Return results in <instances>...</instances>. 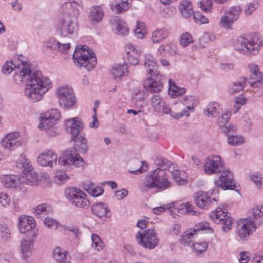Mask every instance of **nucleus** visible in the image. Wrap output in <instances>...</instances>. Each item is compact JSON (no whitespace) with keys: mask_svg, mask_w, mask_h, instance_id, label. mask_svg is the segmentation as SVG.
<instances>
[{"mask_svg":"<svg viewBox=\"0 0 263 263\" xmlns=\"http://www.w3.org/2000/svg\"><path fill=\"white\" fill-rule=\"evenodd\" d=\"M26 66L22 67L20 72L13 76V82L16 85L25 84V96L32 102L40 101L51 88L52 82L48 78L33 72L27 65Z\"/></svg>","mask_w":263,"mask_h":263,"instance_id":"obj_1","label":"nucleus"},{"mask_svg":"<svg viewBox=\"0 0 263 263\" xmlns=\"http://www.w3.org/2000/svg\"><path fill=\"white\" fill-rule=\"evenodd\" d=\"M193 42L191 34L189 32H185L182 34L180 37V44L183 47L188 46L190 43Z\"/></svg>","mask_w":263,"mask_h":263,"instance_id":"obj_54","label":"nucleus"},{"mask_svg":"<svg viewBox=\"0 0 263 263\" xmlns=\"http://www.w3.org/2000/svg\"><path fill=\"white\" fill-rule=\"evenodd\" d=\"M92 247L95 249L99 251L102 249L103 242L98 235L95 234H92L91 235Z\"/></svg>","mask_w":263,"mask_h":263,"instance_id":"obj_55","label":"nucleus"},{"mask_svg":"<svg viewBox=\"0 0 263 263\" xmlns=\"http://www.w3.org/2000/svg\"><path fill=\"white\" fill-rule=\"evenodd\" d=\"M65 195L68 201L76 207L86 209L89 206V201L85 194L76 187L66 189Z\"/></svg>","mask_w":263,"mask_h":263,"instance_id":"obj_5","label":"nucleus"},{"mask_svg":"<svg viewBox=\"0 0 263 263\" xmlns=\"http://www.w3.org/2000/svg\"><path fill=\"white\" fill-rule=\"evenodd\" d=\"M110 8L116 13H122L128 9V3L127 2L122 1L119 3L111 4Z\"/></svg>","mask_w":263,"mask_h":263,"instance_id":"obj_44","label":"nucleus"},{"mask_svg":"<svg viewBox=\"0 0 263 263\" xmlns=\"http://www.w3.org/2000/svg\"><path fill=\"white\" fill-rule=\"evenodd\" d=\"M125 50L126 53V59L128 62L133 65L139 64V58L141 51H139L137 48H135V47L131 44H127L125 47Z\"/></svg>","mask_w":263,"mask_h":263,"instance_id":"obj_26","label":"nucleus"},{"mask_svg":"<svg viewBox=\"0 0 263 263\" xmlns=\"http://www.w3.org/2000/svg\"><path fill=\"white\" fill-rule=\"evenodd\" d=\"M219 110L220 108L218 103L211 102L204 108V112L208 117H215L219 112Z\"/></svg>","mask_w":263,"mask_h":263,"instance_id":"obj_37","label":"nucleus"},{"mask_svg":"<svg viewBox=\"0 0 263 263\" xmlns=\"http://www.w3.org/2000/svg\"><path fill=\"white\" fill-rule=\"evenodd\" d=\"M33 241L32 240H26L24 239L22 240L21 251L24 257H28L31 255L33 249Z\"/></svg>","mask_w":263,"mask_h":263,"instance_id":"obj_36","label":"nucleus"},{"mask_svg":"<svg viewBox=\"0 0 263 263\" xmlns=\"http://www.w3.org/2000/svg\"><path fill=\"white\" fill-rule=\"evenodd\" d=\"M248 67L251 73L248 83L251 87H260L262 84L263 74L260 71L258 66L256 64H251L249 65Z\"/></svg>","mask_w":263,"mask_h":263,"instance_id":"obj_21","label":"nucleus"},{"mask_svg":"<svg viewBox=\"0 0 263 263\" xmlns=\"http://www.w3.org/2000/svg\"><path fill=\"white\" fill-rule=\"evenodd\" d=\"M41 180L39 179V175L35 173V171H31L30 172H26L23 173V175L19 178V181L21 184L20 186V190H22L23 193H26L27 189L24 188L25 184L29 185H35L37 184V182Z\"/></svg>","mask_w":263,"mask_h":263,"instance_id":"obj_20","label":"nucleus"},{"mask_svg":"<svg viewBox=\"0 0 263 263\" xmlns=\"http://www.w3.org/2000/svg\"><path fill=\"white\" fill-rule=\"evenodd\" d=\"M179 10L181 15L185 18L191 17L194 13L192 4L188 0H183L180 3Z\"/></svg>","mask_w":263,"mask_h":263,"instance_id":"obj_30","label":"nucleus"},{"mask_svg":"<svg viewBox=\"0 0 263 263\" xmlns=\"http://www.w3.org/2000/svg\"><path fill=\"white\" fill-rule=\"evenodd\" d=\"M262 45L261 35L257 32L245 34L238 36L234 42L235 50L246 55H256Z\"/></svg>","mask_w":263,"mask_h":263,"instance_id":"obj_2","label":"nucleus"},{"mask_svg":"<svg viewBox=\"0 0 263 263\" xmlns=\"http://www.w3.org/2000/svg\"><path fill=\"white\" fill-rule=\"evenodd\" d=\"M59 164L63 166L74 165L76 167H83L85 162L80 156L76 148H69L64 151L59 159Z\"/></svg>","mask_w":263,"mask_h":263,"instance_id":"obj_7","label":"nucleus"},{"mask_svg":"<svg viewBox=\"0 0 263 263\" xmlns=\"http://www.w3.org/2000/svg\"><path fill=\"white\" fill-rule=\"evenodd\" d=\"M176 53V47L173 43L169 42L161 45L157 50V53L163 56H173Z\"/></svg>","mask_w":263,"mask_h":263,"instance_id":"obj_33","label":"nucleus"},{"mask_svg":"<svg viewBox=\"0 0 263 263\" xmlns=\"http://www.w3.org/2000/svg\"><path fill=\"white\" fill-rule=\"evenodd\" d=\"M143 61L145 68L149 76L151 77H158L159 75L158 66L154 57L149 53H146L144 55Z\"/></svg>","mask_w":263,"mask_h":263,"instance_id":"obj_23","label":"nucleus"},{"mask_svg":"<svg viewBox=\"0 0 263 263\" xmlns=\"http://www.w3.org/2000/svg\"><path fill=\"white\" fill-rule=\"evenodd\" d=\"M231 112L228 110L222 112L221 115L217 119V123L222 128L225 125H227L228 122L230 118Z\"/></svg>","mask_w":263,"mask_h":263,"instance_id":"obj_43","label":"nucleus"},{"mask_svg":"<svg viewBox=\"0 0 263 263\" xmlns=\"http://www.w3.org/2000/svg\"><path fill=\"white\" fill-rule=\"evenodd\" d=\"M257 4L249 3L246 5L244 10V14L246 16L250 15L256 9Z\"/></svg>","mask_w":263,"mask_h":263,"instance_id":"obj_64","label":"nucleus"},{"mask_svg":"<svg viewBox=\"0 0 263 263\" xmlns=\"http://www.w3.org/2000/svg\"><path fill=\"white\" fill-rule=\"evenodd\" d=\"M56 94L61 107L64 109L72 108L77 103V99L72 88L62 86L58 88Z\"/></svg>","mask_w":263,"mask_h":263,"instance_id":"obj_6","label":"nucleus"},{"mask_svg":"<svg viewBox=\"0 0 263 263\" xmlns=\"http://www.w3.org/2000/svg\"><path fill=\"white\" fill-rule=\"evenodd\" d=\"M51 211V207L47 204L42 203L34 208V212L37 215H46Z\"/></svg>","mask_w":263,"mask_h":263,"instance_id":"obj_47","label":"nucleus"},{"mask_svg":"<svg viewBox=\"0 0 263 263\" xmlns=\"http://www.w3.org/2000/svg\"><path fill=\"white\" fill-rule=\"evenodd\" d=\"M245 139L243 137L239 136H229L228 143L232 145H239L244 143Z\"/></svg>","mask_w":263,"mask_h":263,"instance_id":"obj_52","label":"nucleus"},{"mask_svg":"<svg viewBox=\"0 0 263 263\" xmlns=\"http://www.w3.org/2000/svg\"><path fill=\"white\" fill-rule=\"evenodd\" d=\"M169 85L168 93L173 98L181 96L185 91V88L177 86L174 82L171 80H169Z\"/></svg>","mask_w":263,"mask_h":263,"instance_id":"obj_38","label":"nucleus"},{"mask_svg":"<svg viewBox=\"0 0 263 263\" xmlns=\"http://www.w3.org/2000/svg\"><path fill=\"white\" fill-rule=\"evenodd\" d=\"M74 63L80 67H84L90 71L97 64V59L94 52L86 46L76 48L73 54Z\"/></svg>","mask_w":263,"mask_h":263,"instance_id":"obj_3","label":"nucleus"},{"mask_svg":"<svg viewBox=\"0 0 263 263\" xmlns=\"http://www.w3.org/2000/svg\"><path fill=\"white\" fill-rule=\"evenodd\" d=\"M215 184L217 187H220L224 190H234L236 187L232 174L228 171L224 172L219 179L215 181Z\"/></svg>","mask_w":263,"mask_h":263,"instance_id":"obj_19","label":"nucleus"},{"mask_svg":"<svg viewBox=\"0 0 263 263\" xmlns=\"http://www.w3.org/2000/svg\"><path fill=\"white\" fill-rule=\"evenodd\" d=\"M180 101L185 106V108L179 112L175 111L176 109L173 110V111L171 113V116L175 119H179L183 116H189V110L194 109L196 100L195 97L193 96H185L180 98Z\"/></svg>","mask_w":263,"mask_h":263,"instance_id":"obj_13","label":"nucleus"},{"mask_svg":"<svg viewBox=\"0 0 263 263\" xmlns=\"http://www.w3.org/2000/svg\"><path fill=\"white\" fill-rule=\"evenodd\" d=\"M0 233L4 240H7L10 237V231L6 224L1 223L0 224Z\"/></svg>","mask_w":263,"mask_h":263,"instance_id":"obj_56","label":"nucleus"},{"mask_svg":"<svg viewBox=\"0 0 263 263\" xmlns=\"http://www.w3.org/2000/svg\"><path fill=\"white\" fill-rule=\"evenodd\" d=\"M263 216V206H256L252 210V216L250 219L252 220L257 219Z\"/></svg>","mask_w":263,"mask_h":263,"instance_id":"obj_59","label":"nucleus"},{"mask_svg":"<svg viewBox=\"0 0 263 263\" xmlns=\"http://www.w3.org/2000/svg\"><path fill=\"white\" fill-rule=\"evenodd\" d=\"M67 252L59 247H56L53 251V257L59 263L66 261Z\"/></svg>","mask_w":263,"mask_h":263,"instance_id":"obj_40","label":"nucleus"},{"mask_svg":"<svg viewBox=\"0 0 263 263\" xmlns=\"http://www.w3.org/2000/svg\"><path fill=\"white\" fill-rule=\"evenodd\" d=\"M2 182L7 187H14L16 186V179L15 177L6 175L2 178Z\"/></svg>","mask_w":263,"mask_h":263,"instance_id":"obj_49","label":"nucleus"},{"mask_svg":"<svg viewBox=\"0 0 263 263\" xmlns=\"http://www.w3.org/2000/svg\"><path fill=\"white\" fill-rule=\"evenodd\" d=\"M59 43L60 47L58 50H59L62 53H67L70 47V43L69 42V40L66 42L61 40Z\"/></svg>","mask_w":263,"mask_h":263,"instance_id":"obj_63","label":"nucleus"},{"mask_svg":"<svg viewBox=\"0 0 263 263\" xmlns=\"http://www.w3.org/2000/svg\"><path fill=\"white\" fill-rule=\"evenodd\" d=\"M172 174L174 180L178 185H183L186 183V180L180 177V172L179 171L174 170V171L172 172Z\"/></svg>","mask_w":263,"mask_h":263,"instance_id":"obj_61","label":"nucleus"},{"mask_svg":"<svg viewBox=\"0 0 263 263\" xmlns=\"http://www.w3.org/2000/svg\"><path fill=\"white\" fill-rule=\"evenodd\" d=\"M234 22V21L231 18V17H230V16L225 12L224 14L220 18L219 25L221 28L229 29L231 28V26Z\"/></svg>","mask_w":263,"mask_h":263,"instance_id":"obj_45","label":"nucleus"},{"mask_svg":"<svg viewBox=\"0 0 263 263\" xmlns=\"http://www.w3.org/2000/svg\"><path fill=\"white\" fill-rule=\"evenodd\" d=\"M225 12L235 22L238 20L241 13L242 9L239 6H234L230 8Z\"/></svg>","mask_w":263,"mask_h":263,"instance_id":"obj_41","label":"nucleus"},{"mask_svg":"<svg viewBox=\"0 0 263 263\" xmlns=\"http://www.w3.org/2000/svg\"><path fill=\"white\" fill-rule=\"evenodd\" d=\"M65 126L67 132L71 135L72 139L78 136L83 128V124L79 118H72L65 121Z\"/></svg>","mask_w":263,"mask_h":263,"instance_id":"obj_17","label":"nucleus"},{"mask_svg":"<svg viewBox=\"0 0 263 263\" xmlns=\"http://www.w3.org/2000/svg\"><path fill=\"white\" fill-rule=\"evenodd\" d=\"M68 176L63 172H59L54 177V181L58 184L65 183L68 179Z\"/></svg>","mask_w":263,"mask_h":263,"instance_id":"obj_57","label":"nucleus"},{"mask_svg":"<svg viewBox=\"0 0 263 263\" xmlns=\"http://www.w3.org/2000/svg\"><path fill=\"white\" fill-rule=\"evenodd\" d=\"M155 163L164 171L168 169L172 164L170 161L161 157H157L155 160Z\"/></svg>","mask_w":263,"mask_h":263,"instance_id":"obj_46","label":"nucleus"},{"mask_svg":"<svg viewBox=\"0 0 263 263\" xmlns=\"http://www.w3.org/2000/svg\"><path fill=\"white\" fill-rule=\"evenodd\" d=\"M256 226L254 220L249 218L240 219L236 226V233L242 240H246L255 231Z\"/></svg>","mask_w":263,"mask_h":263,"instance_id":"obj_10","label":"nucleus"},{"mask_svg":"<svg viewBox=\"0 0 263 263\" xmlns=\"http://www.w3.org/2000/svg\"><path fill=\"white\" fill-rule=\"evenodd\" d=\"M134 32L138 38H143L145 34L146 33L144 24L142 22H138L137 23L136 27L134 30Z\"/></svg>","mask_w":263,"mask_h":263,"instance_id":"obj_48","label":"nucleus"},{"mask_svg":"<svg viewBox=\"0 0 263 263\" xmlns=\"http://www.w3.org/2000/svg\"><path fill=\"white\" fill-rule=\"evenodd\" d=\"M194 197L196 205L201 209L208 208L213 203V201H216L215 198H213L211 200L208 194L203 191H198L195 193Z\"/></svg>","mask_w":263,"mask_h":263,"instance_id":"obj_25","label":"nucleus"},{"mask_svg":"<svg viewBox=\"0 0 263 263\" xmlns=\"http://www.w3.org/2000/svg\"><path fill=\"white\" fill-rule=\"evenodd\" d=\"M18 227L21 233H26L35 226V222L33 217L21 215L18 217Z\"/></svg>","mask_w":263,"mask_h":263,"instance_id":"obj_24","label":"nucleus"},{"mask_svg":"<svg viewBox=\"0 0 263 263\" xmlns=\"http://www.w3.org/2000/svg\"><path fill=\"white\" fill-rule=\"evenodd\" d=\"M104 15V13L102 8L100 6L95 5L90 10L89 19L92 24H98L102 20Z\"/></svg>","mask_w":263,"mask_h":263,"instance_id":"obj_28","label":"nucleus"},{"mask_svg":"<svg viewBox=\"0 0 263 263\" xmlns=\"http://www.w3.org/2000/svg\"><path fill=\"white\" fill-rule=\"evenodd\" d=\"M20 161V162H17L16 163V165L17 166H20V165H21V166L23 168V173L34 170V168L30 164V161L27 159L25 157L21 155Z\"/></svg>","mask_w":263,"mask_h":263,"instance_id":"obj_42","label":"nucleus"},{"mask_svg":"<svg viewBox=\"0 0 263 263\" xmlns=\"http://www.w3.org/2000/svg\"><path fill=\"white\" fill-rule=\"evenodd\" d=\"M247 82L245 77H241L236 81L231 83L228 87V91L229 93L233 95L243 90L244 85Z\"/></svg>","mask_w":263,"mask_h":263,"instance_id":"obj_29","label":"nucleus"},{"mask_svg":"<svg viewBox=\"0 0 263 263\" xmlns=\"http://www.w3.org/2000/svg\"><path fill=\"white\" fill-rule=\"evenodd\" d=\"M168 35V30L165 28H157L153 32L151 40L153 43L158 44L167 38Z\"/></svg>","mask_w":263,"mask_h":263,"instance_id":"obj_32","label":"nucleus"},{"mask_svg":"<svg viewBox=\"0 0 263 263\" xmlns=\"http://www.w3.org/2000/svg\"><path fill=\"white\" fill-rule=\"evenodd\" d=\"M17 133H11L6 135L1 140L2 146L6 150L11 151L22 145V141L18 138Z\"/></svg>","mask_w":263,"mask_h":263,"instance_id":"obj_15","label":"nucleus"},{"mask_svg":"<svg viewBox=\"0 0 263 263\" xmlns=\"http://www.w3.org/2000/svg\"><path fill=\"white\" fill-rule=\"evenodd\" d=\"M193 18L194 21L200 24H206L209 23V20L205 16L202 15L200 12H196L193 13Z\"/></svg>","mask_w":263,"mask_h":263,"instance_id":"obj_58","label":"nucleus"},{"mask_svg":"<svg viewBox=\"0 0 263 263\" xmlns=\"http://www.w3.org/2000/svg\"><path fill=\"white\" fill-rule=\"evenodd\" d=\"M117 33L121 35H126L128 33V30L126 27L125 23L121 20H118L117 22L116 25Z\"/></svg>","mask_w":263,"mask_h":263,"instance_id":"obj_51","label":"nucleus"},{"mask_svg":"<svg viewBox=\"0 0 263 263\" xmlns=\"http://www.w3.org/2000/svg\"><path fill=\"white\" fill-rule=\"evenodd\" d=\"M127 68L128 65L126 64L115 66L110 70L111 75L115 79H120L126 73L128 72Z\"/></svg>","mask_w":263,"mask_h":263,"instance_id":"obj_34","label":"nucleus"},{"mask_svg":"<svg viewBox=\"0 0 263 263\" xmlns=\"http://www.w3.org/2000/svg\"><path fill=\"white\" fill-rule=\"evenodd\" d=\"M44 222L47 227L53 230H56L59 227V222L50 218H45Z\"/></svg>","mask_w":263,"mask_h":263,"instance_id":"obj_62","label":"nucleus"},{"mask_svg":"<svg viewBox=\"0 0 263 263\" xmlns=\"http://www.w3.org/2000/svg\"><path fill=\"white\" fill-rule=\"evenodd\" d=\"M77 26L76 19L65 17L61 21L58 25V30L60 34L69 39L68 34H71L77 30Z\"/></svg>","mask_w":263,"mask_h":263,"instance_id":"obj_14","label":"nucleus"},{"mask_svg":"<svg viewBox=\"0 0 263 263\" xmlns=\"http://www.w3.org/2000/svg\"><path fill=\"white\" fill-rule=\"evenodd\" d=\"M60 112L57 108L46 111L42 115L38 127L44 130L53 128L54 125L57 124V121L60 119Z\"/></svg>","mask_w":263,"mask_h":263,"instance_id":"obj_11","label":"nucleus"},{"mask_svg":"<svg viewBox=\"0 0 263 263\" xmlns=\"http://www.w3.org/2000/svg\"><path fill=\"white\" fill-rule=\"evenodd\" d=\"M151 104L153 108L155 111L158 112H163L166 114L171 113L173 110H175L176 108H178L180 105H177L172 107L171 109L167 107L165 104V102L161 96L159 95H155L151 98Z\"/></svg>","mask_w":263,"mask_h":263,"instance_id":"obj_16","label":"nucleus"},{"mask_svg":"<svg viewBox=\"0 0 263 263\" xmlns=\"http://www.w3.org/2000/svg\"><path fill=\"white\" fill-rule=\"evenodd\" d=\"M212 2L211 0H202L198 3V6L205 12L211 11Z\"/></svg>","mask_w":263,"mask_h":263,"instance_id":"obj_60","label":"nucleus"},{"mask_svg":"<svg viewBox=\"0 0 263 263\" xmlns=\"http://www.w3.org/2000/svg\"><path fill=\"white\" fill-rule=\"evenodd\" d=\"M144 82V86L147 88L148 91L152 93L161 91L163 87L162 83L159 80H153L152 77L150 76Z\"/></svg>","mask_w":263,"mask_h":263,"instance_id":"obj_31","label":"nucleus"},{"mask_svg":"<svg viewBox=\"0 0 263 263\" xmlns=\"http://www.w3.org/2000/svg\"><path fill=\"white\" fill-rule=\"evenodd\" d=\"M136 238L139 245L149 249H154L159 244L157 234L153 229H148L142 232L139 231Z\"/></svg>","mask_w":263,"mask_h":263,"instance_id":"obj_8","label":"nucleus"},{"mask_svg":"<svg viewBox=\"0 0 263 263\" xmlns=\"http://www.w3.org/2000/svg\"><path fill=\"white\" fill-rule=\"evenodd\" d=\"M26 65L30 69V65L28 62L20 59H18L17 61L13 60V61H8L3 65L2 70L5 74H9L14 70H15L14 76L16 73L20 72V71L18 70L22 69L21 68L22 67L23 68L26 67V66H25Z\"/></svg>","mask_w":263,"mask_h":263,"instance_id":"obj_22","label":"nucleus"},{"mask_svg":"<svg viewBox=\"0 0 263 263\" xmlns=\"http://www.w3.org/2000/svg\"><path fill=\"white\" fill-rule=\"evenodd\" d=\"M196 235L195 230H193L192 229L187 230L181 236L180 241L183 246H189Z\"/></svg>","mask_w":263,"mask_h":263,"instance_id":"obj_35","label":"nucleus"},{"mask_svg":"<svg viewBox=\"0 0 263 263\" xmlns=\"http://www.w3.org/2000/svg\"><path fill=\"white\" fill-rule=\"evenodd\" d=\"M215 39V35L212 32H205L203 35L200 38V44L202 47L204 46V44L208 43L210 41H213Z\"/></svg>","mask_w":263,"mask_h":263,"instance_id":"obj_53","label":"nucleus"},{"mask_svg":"<svg viewBox=\"0 0 263 263\" xmlns=\"http://www.w3.org/2000/svg\"><path fill=\"white\" fill-rule=\"evenodd\" d=\"M74 142V145L80 148L83 153H86L88 151L87 140V139L81 136L76 137L72 139Z\"/></svg>","mask_w":263,"mask_h":263,"instance_id":"obj_39","label":"nucleus"},{"mask_svg":"<svg viewBox=\"0 0 263 263\" xmlns=\"http://www.w3.org/2000/svg\"><path fill=\"white\" fill-rule=\"evenodd\" d=\"M204 171L208 174H217L224 170L221 158L217 155L211 156L205 160Z\"/></svg>","mask_w":263,"mask_h":263,"instance_id":"obj_12","label":"nucleus"},{"mask_svg":"<svg viewBox=\"0 0 263 263\" xmlns=\"http://www.w3.org/2000/svg\"><path fill=\"white\" fill-rule=\"evenodd\" d=\"M91 211L93 214L100 218L109 216V210L107 206L103 202L95 203L91 206Z\"/></svg>","mask_w":263,"mask_h":263,"instance_id":"obj_27","label":"nucleus"},{"mask_svg":"<svg viewBox=\"0 0 263 263\" xmlns=\"http://www.w3.org/2000/svg\"><path fill=\"white\" fill-rule=\"evenodd\" d=\"M208 246V243L205 242H195L192 245L193 250L197 255L205 251Z\"/></svg>","mask_w":263,"mask_h":263,"instance_id":"obj_50","label":"nucleus"},{"mask_svg":"<svg viewBox=\"0 0 263 263\" xmlns=\"http://www.w3.org/2000/svg\"><path fill=\"white\" fill-rule=\"evenodd\" d=\"M37 162L42 166L52 167L57 164V155L52 150H46L39 155Z\"/></svg>","mask_w":263,"mask_h":263,"instance_id":"obj_18","label":"nucleus"},{"mask_svg":"<svg viewBox=\"0 0 263 263\" xmlns=\"http://www.w3.org/2000/svg\"><path fill=\"white\" fill-rule=\"evenodd\" d=\"M211 219L216 224H221L223 232H228L232 228V224L234 219L228 215L220 208H217L215 211L212 212L210 214Z\"/></svg>","mask_w":263,"mask_h":263,"instance_id":"obj_9","label":"nucleus"},{"mask_svg":"<svg viewBox=\"0 0 263 263\" xmlns=\"http://www.w3.org/2000/svg\"><path fill=\"white\" fill-rule=\"evenodd\" d=\"M143 184L148 189L157 188L163 190L171 186L165 172L160 167L155 169L150 175L147 176Z\"/></svg>","mask_w":263,"mask_h":263,"instance_id":"obj_4","label":"nucleus"}]
</instances>
